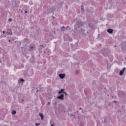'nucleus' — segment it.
<instances>
[{
	"mask_svg": "<svg viewBox=\"0 0 126 126\" xmlns=\"http://www.w3.org/2000/svg\"><path fill=\"white\" fill-rule=\"evenodd\" d=\"M57 99H60V100H64V95L63 94H61V95L57 96Z\"/></svg>",
	"mask_w": 126,
	"mask_h": 126,
	"instance_id": "obj_1",
	"label": "nucleus"
},
{
	"mask_svg": "<svg viewBox=\"0 0 126 126\" xmlns=\"http://www.w3.org/2000/svg\"><path fill=\"white\" fill-rule=\"evenodd\" d=\"M107 32L108 33H109V34H112L113 33V32H114V30L112 29H109L107 30Z\"/></svg>",
	"mask_w": 126,
	"mask_h": 126,
	"instance_id": "obj_2",
	"label": "nucleus"
},
{
	"mask_svg": "<svg viewBox=\"0 0 126 126\" xmlns=\"http://www.w3.org/2000/svg\"><path fill=\"white\" fill-rule=\"evenodd\" d=\"M59 77H60V78L63 79L64 77H65V74H59Z\"/></svg>",
	"mask_w": 126,
	"mask_h": 126,
	"instance_id": "obj_3",
	"label": "nucleus"
},
{
	"mask_svg": "<svg viewBox=\"0 0 126 126\" xmlns=\"http://www.w3.org/2000/svg\"><path fill=\"white\" fill-rule=\"evenodd\" d=\"M39 115L41 117L42 121H43V120H44V115L42 113H39Z\"/></svg>",
	"mask_w": 126,
	"mask_h": 126,
	"instance_id": "obj_4",
	"label": "nucleus"
},
{
	"mask_svg": "<svg viewBox=\"0 0 126 126\" xmlns=\"http://www.w3.org/2000/svg\"><path fill=\"white\" fill-rule=\"evenodd\" d=\"M63 91H64V89H62L60 91L58 92V94H61L62 93H63V92H64Z\"/></svg>",
	"mask_w": 126,
	"mask_h": 126,
	"instance_id": "obj_5",
	"label": "nucleus"
},
{
	"mask_svg": "<svg viewBox=\"0 0 126 126\" xmlns=\"http://www.w3.org/2000/svg\"><path fill=\"white\" fill-rule=\"evenodd\" d=\"M11 114L12 115H15V114H16V111H15V110L12 111Z\"/></svg>",
	"mask_w": 126,
	"mask_h": 126,
	"instance_id": "obj_6",
	"label": "nucleus"
},
{
	"mask_svg": "<svg viewBox=\"0 0 126 126\" xmlns=\"http://www.w3.org/2000/svg\"><path fill=\"white\" fill-rule=\"evenodd\" d=\"M123 74H124V72L121 70L120 71V75H123Z\"/></svg>",
	"mask_w": 126,
	"mask_h": 126,
	"instance_id": "obj_7",
	"label": "nucleus"
},
{
	"mask_svg": "<svg viewBox=\"0 0 126 126\" xmlns=\"http://www.w3.org/2000/svg\"><path fill=\"white\" fill-rule=\"evenodd\" d=\"M81 9H82V11H84V7H83V6H81Z\"/></svg>",
	"mask_w": 126,
	"mask_h": 126,
	"instance_id": "obj_8",
	"label": "nucleus"
},
{
	"mask_svg": "<svg viewBox=\"0 0 126 126\" xmlns=\"http://www.w3.org/2000/svg\"><path fill=\"white\" fill-rule=\"evenodd\" d=\"M20 81H21L22 82H24V81H25V80L23 79H20Z\"/></svg>",
	"mask_w": 126,
	"mask_h": 126,
	"instance_id": "obj_9",
	"label": "nucleus"
},
{
	"mask_svg": "<svg viewBox=\"0 0 126 126\" xmlns=\"http://www.w3.org/2000/svg\"><path fill=\"white\" fill-rule=\"evenodd\" d=\"M125 70H126V67L123 68L122 71L123 72H125Z\"/></svg>",
	"mask_w": 126,
	"mask_h": 126,
	"instance_id": "obj_10",
	"label": "nucleus"
},
{
	"mask_svg": "<svg viewBox=\"0 0 126 126\" xmlns=\"http://www.w3.org/2000/svg\"><path fill=\"white\" fill-rule=\"evenodd\" d=\"M35 126H40V124L39 123H36Z\"/></svg>",
	"mask_w": 126,
	"mask_h": 126,
	"instance_id": "obj_11",
	"label": "nucleus"
},
{
	"mask_svg": "<svg viewBox=\"0 0 126 126\" xmlns=\"http://www.w3.org/2000/svg\"><path fill=\"white\" fill-rule=\"evenodd\" d=\"M47 106H49V105H51V102H48L47 104Z\"/></svg>",
	"mask_w": 126,
	"mask_h": 126,
	"instance_id": "obj_12",
	"label": "nucleus"
},
{
	"mask_svg": "<svg viewBox=\"0 0 126 126\" xmlns=\"http://www.w3.org/2000/svg\"><path fill=\"white\" fill-rule=\"evenodd\" d=\"M64 30H65L64 29L61 28V31L63 32L64 31Z\"/></svg>",
	"mask_w": 126,
	"mask_h": 126,
	"instance_id": "obj_13",
	"label": "nucleus"
},
{
	"mask_svg": "<svg viewBox=\"0 0 126 126\" xmlns=\"http://www.w3.org/2000/svg\"><path fill=\"white\" fill-rule=\"evenodd\" d=\"M9 21H12V19L11 18L9 19Z\"/></svg>",
	"mask_w": 126,
	"mask_h": 126,
	"instance_id": "obj_14",
	"label": "nucleus"
},
{
	"mask_svg": "<svg viewBox=\"0 0 126 126\" xmlns=\"http://www.w3.org/2000/svg\"><path fill=\"white\" fill-rule=\"evenodd\" d=\"M63 28V29H65V28H64V26H63L62 28Z\"/></svg>",
	"mask_w": 126,
	"mask_h": 126,
	"instance_id": "obj_15",
	"label": "nucleus"
},
{
	"mask_svg": "<svg viewBox=\"0 0 126 126\" xmlns=\"http://www.w3.org/2000/svg\"><path fill=\"white\" fill-rule=\"evenodd\" d=\"M63 93H64V94H65V95H67V94H66V93H65V92H63Z\"/></svg>",
	"mask_w": 126,
	"mask_h": 126,
	"instance_id": "obj_16",
	"label": "nucleus"
},
{
	"mask_svg": "<svg viewBox=\"0 0 126 126\" xmlns=\"http://www.w3.org/2000/svg\"><path fill=\"white\" fill-rule=\"evenodd\" d=\"M79 71H76V73H78Z\"/></svg>",
	"mask_w": 126,
	"mask_h": 126,
	"instance_id": "obj_17",
	"label": "nucleus"
},
{
	"mask_svg": "<svg viewBox=\"0 0 126 126\" xmlns=\"http://www.w3.org/2000/svg\"><path fill=\"white\" fill-rule=\"evenodd\" d=\"M4 33H5V31H3V33L4 34Z\"/></svg>",
	"mask_w": 126,
	"mask_h": 126,
	"instance_id": "obj_18",
	"label": "nucleus"
},
{
	"mask_svg": "<svg viewBox=\"0 0 126 126\" xmlns=\"http://www.w3.org/2000/svg\"><path fill=\"white\" fill-rule=\"evenodd\" d=\"M25 13H27V11H25Z\"/></svg>",
	"mask_w": 126,
	"mask_h": 126,
	"instance_id": "obj_19",
	"label": "nucleus"
},
{
	"mask_svg": "<svg viewBox=\"0 0 126 126\" xmlns=\"http://www.w3.org/2000/svg\"><path fill=\"white\" fill-rule=\"evenodd\" d=\"M54 124H52L51 125V126H54Z\"/></svg>",
	"mask_w": 126,
	"mask_h": 126,
	"instance_id": "obj_20",
	"label": "nucleus"
},
{
	"mask_svg": "<svg viewBox=\"0 0 126 126\" xmlns=\"http://www.w3.org/2000/svg\"><path fill=\"white\" fill-rule=\"evenodd\" d=\"M68 28V27H67L66 28V29H67Z\"/></svg>",
	"mask_w": 126,
	"mask_h": 126,
	"instance_id": "obj_21",
	"label": "nucleus"
},
{
	"mask_svg": "<svg viewBox=\"0 0 126 126\" xmlns=\"http://www.w3.org/2000/svg\"><path fill=\"white\" fill-rule=\"evenodd\" d=\"M8 42H10V40H8Z\"/></svg>",
	"mask_w": 126,
	"mask_h": 126,
	"instance_id": "obj_22",
	"label": "nucleus"
},
{
	"mask_svg": "<svg viewBox=\"0 0 126 126\" xmlns=\"http://www.w3.org/2000/svg\"><path fill=\"white\" fill-rule=\"evenodd\" d=\"M113 102H114V103H116V101H114Z\"/></svg>",
	"mask_w": 126,
	"mask_h": 126,
	"instance_id": "obj_23",
	"label": "nucleus"
},
{
	"mask_svg": "<svg viewBox=\"0 0 126 126\" xmlns=\"http://www.w3.org/2000/svg\"><path fill=\"white\" fill-rule=\"evenodd\" d=\"M10 35H12V33H11L10 34Z\"/></svg>",
	"mask_w": 126,
	"mask_h": 126,
	"instance_id": "obj_24",
	"label": "nucleus"
},
{
	"mask_svg": "<svg viewBox=\"0 0 126 126\" xmlns=\"http://www.w3.org/2000/svg\"><path fill=\"white\" fill-rule=\"evenodd\" d=\"M20 44H21V42H20Z\"/></svg>",
	"mask_w": 126,
	"mask_h": 126,
	"instance_id": "obj_25",
	"label": "nucleus"
},
{
	"mask_svg": "<svg viewBox=\"0 0 126 126\" xmlns=\"http://www.w3.org/2000/svg\"><path fill=\"white\" fill-rule=\"evenodd\" d=\"M80 109H81V108H80Z\"/></svg>",
	"mask_w": 126,
	"mask_h": 126,
	"instance_id": "obj_26",
	"label": "nucleus"
},
{
	"mask_svg": "<svg viewBox=\"0 0 126 126\" xmlns=\"http://www.w3.org/2000/svg\"><path fill=\"white\" fill-rule=\"evenodd\" d=\"M125 59L126 60V57Z\"/></svg>",
	"mask_w": 126,
	"mask_h": 126,
	"instance_id": "obj_27",
	"label": "nucleus"
}]
</instances>
